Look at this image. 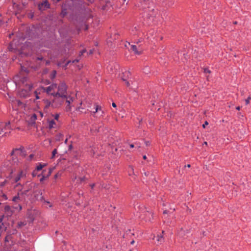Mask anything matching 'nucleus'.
<instances>
[{
    "instance_id": "f257e3e1",
    "label": "nucleus",
    "mask_w": 251,
    "mask_h": 251,
    "mask_svg": "<svg viewBox=\"0 0 251 251\" xmlns=\"http://www.w3.org/2000/svg\"><path fill=\"white\" fill-rule=\"evenodd\" d=\"M26 177V173L25 171L23 170H21L19 171L17 174H15L14 176H12L10 177V180L11 183H16L14 186L15 188H17L20 187V191L22 190L23 188V185L20 183L19 182L22 179L25 178Z\"/></svg>"
},
{
    "instance_id": "f03ea898",
    "label": "nucleus",
    "mask_w": 251,
    "mask_h": 251,
    "mask_svg": "<svg viewBox=\"0 0 251 251\" xmlns=\"http://www.w3.org/2000/svg\"><path fill=\"white\" fill-rule=\"evenodd\" d=\"M57 91L54 96H59L63 98H66L67 96V86L65 82H61L58 86H57Z\"/></svg>"
},
{
    "instance_id": "7ed1b4c3",
    "label": "nucleus",
    "mask_w": 251,
    "mask_h": 251,
    "mask_svg": "<svg viewBox=\"0 0 251 251\" xmlns=\"http://www.w3.org/2000/svg\"><path fill=\"white\" fill-rule=\"evenodd\" d=\"M53 99L52 101H47V103L48 106H51L53 108H57L60 106L65 98H63L59 96H53Z\"/></svg>"
},
{
    "instance_id": "20e7f679",
    "label": "nucleus",
    "mask_w": 251,
    "mask_h": 251,
    "mask_svg": "<svg viewBox=\"0 0 251 251\" xmlns=\"http://www.w3.org/2000/svg\"><path fill=\"white\" fill-rule=\"evenodd\" d=\"M32 84L31 83H26L25 87L19 93V95L21 97L26 98L30 94L31 90L32 88Z\"/></svg>"
},
{
    "instance_id": "39448f33",
    "label": "nucleus",
    "mask_w": 251,
    "mask_h": 251,
    "mask_svg": "<svg viewBox=\"0 0 251 251\" xmlns=\"http://www.w3.org/2000/svg\"><path fill=\"white\" fill-rule=\"evenodd\" d=\"M42 89L44 91L46 92V93L52 96H54L55 94L56 90L57 89V84H53L47 88L42 87Z\"/></svg>"
},
{
    "instance_id": "423d86ee",
    "label": "nucleus",
    "mask_w": 251,
    "mask_h": 251,
    "mask_svg": "<svg viewBox=\"0 0 251 251\" xmlns=\"http://www.w3.org/2000/svg\"><path fill=\"white\" fill-rule=\"evenodd\" d=\"M22 208V206L19 204L16 205L13 208H11L9 205H6L4 207V210L8 215H11L15 211L14 209H18V211H20Z\"/></svg>"
},
{
    "instance_id": "0eeeda50",
    "label": "nucleus",
    "mask_w": 251,
    "mask_h": 251,
    "mask_svg": "<svg viewBox=\"0 0 251 251\" xmlns=\"http://www.w3.org/2000/svg\"><path fill=\"white\" fill-rule=\"evenodd\" d=\"M34 197L38 201H43L44 200L43 194L41 190L36 189L33 191Z\"/></svg>"
},
{
    "instance_id": "6e6552de",
    "label": "nucleus",
    "mask_w": 251,
    "mask_h": 251,
    "mask_svg": "<svg viewBox=\"0 0 251 251\" xmlns=\"http://www.w3.org/2000/svg\"><path fill=\"white\" fill-rule=\"evenodd\" d=\"M15 152H16L17 154H19L22 156H25V151L24 148H20V149H15L13 150L11 153V155H13Z\"/></svg>"
},
{
    "instance_id": "1a4fd4ad",
    "label": "nucleus",
    "mask_w": 251,
    "mask_h": 251,
    "mask_svg": "<svg viewBox=\"0 0 251 251\" xmlns=\"http://www.w3.org/2000/svg\"><path fill=\"white\" fill-rule=\"evenodd\" d=\"M65 100H66V102L67 104L66 106V110L67 111H71V103L73 101V99L70 97V96H66V98H65Z\"/></svg>"
},
{
    "instance_id": "9d476101",
    "label": "nucleus",
    "mask_w": 251,
    "mask_h": 251,
    "mask_svg": "<svg viewBox=\"0 0 251 251\" xmlns=\"http://www.w3.org/2000/svg\"><path fill=\"white\" fill-rule=\"evenodd\" d=\"M37 187H38V185L34 183V184H33V186L32 185H30L28 186V189L24 190L23 191H22V190L20 191V187H18V188L19 192L20 193V194L22 195H26L27 193L30 191V189H31L32 187H33L34 189H35V188H37Z\"/></svg>"
},
{
    "instance_id": "9b49d317",
    "label": "nucleus",
    "mask_w": 251,
    "mask_h": 251,
    "mask_svg": "<svg viewBox=\"0 0 251 251\" xmlns=\"http://www.w3.org/2000/svg\"><path fill=\"white\" fill-rule=\"evenodd\" d=\"M131 49L134 51L135 54L137 55H139L142 52V50L140 46L137 47L136 45H132L131 46Z\"/></svg>"
},
{
    "instance_id": "f8f14e48",
    "label": "nucleus",
    "mask_w": 251,
    "mask_h": 251,
    "mask_svg": "<svg viewBox=\"0 0 251 251\" xmlns=\"http://www.w3.org/2000/svg\"><path fill=\"white\" fill-rule=\"evenodd\" d=\"M143 214H141L140 216L142 217L143 218H145L146 221H150L151 218L150 217V215H151V216H152L151 212H150L148 210H146L145 211H143Z\"/></svg>"
},
{
    "instance_id": "ddd939ff",
    "label": "nucleus",
    "mask_w": 251,
    "mask_h": 251,
    "mask_svg": "<svg viewBox=\"0 0 251 251\" xmlns=\"http://www.w3.org/2000/svg\"><path fill=\"white\" fill-rule=\"evenodd\" d=\"M21 196L22 195L19 192H18L17 195L13 197L12 201L15 202H18L19 201H22V198L21 197Z\"/></svg>"
},
{
    "instance_id": "4468645a",
    "label": "nucleus",
    "mask_w": 251,
    "mask_h": 251,
    "mask_svg": "<svg viewBox=\"0 0 251 251\" xmlns=\"http://www.w3.org/2000/svg\"><path fill=\"white\" fill-rule=\"evenodd\" d=\"M45 8L49 7V4L47 1H45L41 4H39L38 7L40 10H43V7Z\"/></svg>"
},
{
    "instance_id": "2eb2a0df",
    "label": "nucleus",
    "mask_w": 251,
    "mask_h": 251,
    "mask_svg": "<svg viewBox=\"0 0 251 251\" xmlns=\"http://www.w3.org/2000/svg\"><path fill=\"white\" fill-rule=\"evenodd\" d=\"M56 127V123L53 120H50L49 122V127L51 129L55 128Z\"/></svg>"
},
{
    "instance_id": "dca6fc26",
    "label": "nucleus",
    "mask_w": 251,
    "mask_h": 251,
    "mask_svg": "<svg viewBox=\"0 0 251 251\" xmlns=\"http://www.w3.org/2000/svg\"><path fill=\"white\" fill-rule=\"evenodd\" d=\"M0 124H3V130L4 131V130H8V129H10V123L9 122H8L7 123H1Z\"/></svg>"
},
{
    "instance_id": "f3484780",
    "label": "nucleus",
    "mask_w": 251,
    "mask_h": 251,
    "mask_svg": "<svg viewBox=\"0 0 251 251\" xmlns=\"http://www.w3.org/2000/svg\"><path fill=\"white\" fill-rule=\"evenodd\" d=\"M156 238L158 244H161L164 242V238L162 235H158Z\"/></svg>"
},
{
    "instance_id": "a211bd4d",
    "label": "nucleus",
    "mask_w": 251,
    "mask_h": 251,
    "mask_svg": "<svg viewBox=\"0 0 251 251\" xmlns=\"http://www.w3.org/2000/svg\"><path fill=\"white\" fill-rule=\"evenodd\" d=\"M130 73L128 71H126L124 73H123V75L121 76V78L124 81H126V77H127Z\"/></svg>"
},
{
    "instance_id": "6ab92c4d",
    "label": "nucleus",
    "mask_w": 251,
    "mask_h": 251,
    "mask_svg": "<svg viewBox=\"0 0 251 251\" xmlns=\"http://www.w3.org/2000/svg\"><path fill=\"white\" fill-rule=\"evenodd\" d=\"M46 164L40 163L36 168V170L38 171H41L44 167L46 166Z\"/></svg>"
},
{
    "instance_id": "aec40b11",
    "label": "nucleus",
    "mask_w": 251,
    "mask_h": 251,
    "mask_svg": "<svg viewBox=\"0 0 251 251\" xmlns=\"http://www.w3.org/2000/svg\"><path fill=\"white\" fill-rule=\"evenodd\" d=\"M45 170H44L42 172V173L41 175V176H42V177L40 179V181L41 182H42L46 178H47V176H45L44 174Z\"/></svg>"
},
{
    "instance_id": "412c9836",
    "label": "nucleus",
    "mask_w": 251,
    "mask_h": 251,
    "mask_svg": "<svg viewBox=\"0 0 251 251\" xmlns=\"http://www.w3.org/2000/svg\"><path fill=\"white\" fill-rule=\"evenodd\" d=\"M26 223L25 222H20L18 224V226L19 227H21L23 226L26 225Z\"/></svg>"
},
{
    "instance_id": "4be33fe9",
    "label": "nucleus",
    "mask_w": 251,
    "mask_h": 251,
    "mask_svg": "<svg viewBox=\"0 0 251 251\" xmlns=\"http://www.w3.org/2000/svg\"><path fill=\"white\" fill-rule=\"evenodd\" d=\"M37 172H38V171H37L36 169L34 171H33V172H32V176L34 177L36 176H38V177L40 176L41 175L40 174L38 175Z\"/></svg>"
},
{
    "instance_id": "5701e85b",
    "label": "nucleus",
    "mask_w": 251,
    "mask_h": 251,
    "mask_svg": "<svg viewBox=\"0 0 251 251\" xmlns=\"http://www.w3.org/2000/svg\"><path fill=\"white\" fill-rule=\"evenodd\" d=\"M37 114H33L31 117V120L32 121H35L37 119Z\"/></svg>"
},
{
    "instance_id": "b1692460",
    "label": "nucleus",
    "mask_w": 251,
    "mask_h": 251,
    "mask_svg": "<svg viewBox=\"0 0 251 251\" xmlns=\"http://www.w3.org/2000/svg\"><path fill=\"white\" fill-rule=\"evenodd\" d=\"M184 231L182 229H181L180 231L178 232V235L181 237H183L184 235Z\"/></svg>"
},
{
    "instance_id": "393cba45",
    "label": "nucleus",
    "mask_w": 251,
    "mask_h": 251,
    "mask_svg": "<svg viewBox=\"0 0 251 251\" xmlns=\"http://www.w3.org/2000/svg\"><path fill=\"white\" fill-rule=\"evenodd\" d=\"M56 72L55 71H52V72L50 75V78L52 79L54 78L56 75Z\"/></svg>"
},
{
    "instance_id": "a878e982",
    "label": "nucleus",
    "mask_w": 251,
    "mask_h": 251,
    "mask_svg": "<svg viewBox=\"0 0 251 251\" xmlns=\"http://www.w3.org/2000/svg\"><path fill=\"white\" fill-rule=\"evenodd\" d=\"M14 103L17 104L18 106H21L23 104L22 102L19 100H16L14 101Z\"/></svg>"
},
{
    "instance_id": "bb28decb",
    "label": "nucleus",
    "mask_w": 251,
    "mask_h": 251,
    "mask_svg": "<svg viewBox=\"0 0 251 251\" xmlns=\"http://www.w3.org/2000/svg\"><path fill=\"white\" fill-rule=\"evenodd\" d=\"M57 153V150L56 149H54L52 152V156H51V158H53L55 154Z\"/></svg>"
},
{
    "instance_id": "cd10ccee",
    "label": "nucleus",
    "mask_w": 251,
    "mask_h": 251,
    "mask_svg": "<svg viewBox=\"0 0 251 251\" xmlns=\"http://www.w3.org/2000/svg\"><path fill=\"white\" fill-rule=\"evenodd\" d=\"M101 110V107L100 106H99L98 105H96V110H95V111L94 112V113L98 112L99 110Z\"/></svg>"
},
{
    "instance_id": "c85d7f7f",
    "label": "nucleus",
    "mask_w": 251,
    "mask_h": 251,
    "mask_svg": "<svg viewBox=\"0 0 251 251\" xmlns=\"http://www.w3.org/2000/svg\"><path fill=\"white\" fill-rule=\"evenodd\" d=\"M3 124H0V134H1L2 132H4L3 130Z\"/></svg>"
},
{
    "instance_id": "c756f323",
    "label": "nucleus",
    "mask_w": 251,
    "mask_h": 251,
    "mask_svg": "<svg viewBox=\"0 0 251 251\" xmlns=\"http://www.w3.org/2000/svg\"><path fill=\"white\" fill-rule=\"evenodd\" d=\"M7 181L6 180H4L3 181L0 183V186L3 187L5 185V184L7 183Z\"/></svg>"
},
{
    "instance_id": "7c9ffc66",
    "label": "nucleus",
    "mask_w": 251,
    "mask_h": 251,
    "mask_svg": "<svg viewBox=\"0 0 251 251\" xmlns=\"http://www.w3.org/2000/svg\"><path fill=\"white\" fill-rule=\"evenodd\" d=\"M251 100V97H249L246 100H245V102H246V104H248L249 103H250V100Z\"/></svg>"
},
{
    "instance_id": "2f4dec72",
    "label": "nucleus",
    "mask_w": 251,
    "mask_h": 251,
    "mask_svg": "<svg viewBox=\"0 0 251 251\" xmlns=\"http://www.w3.org/2000/svg\"><path fill=\"white\" fill-rule=\"evenodd\" d=\"M52 170H53V169H51V168L50 169L49 171L48 172V174L47 176V177H49L51 175Z\"/></svg>"
},
{
    "instance_id": "473e14b6",
    "label": "nucleus",
    "mask_w": 251,
    "mask_h": 251,
    "mask_svg": "<svg viewBox=\"0 0 251 251\" xmlns=\"http://www.w3.org/2000/svg\"><path fill=\"white\" fill-rule=\"evenodd\" d=\"M59 114H55V115H54V120H56V121H58V118H59Z\"/></svg>"
},
{
    "instance_id": "72a5a7b5",
    "label": "nucleus",
    "mask_w": 251,
    "mask_h": 251,
    "mask_svg": "<svg viewBox=\"0 0 251 251\" xmlns=\"http://www.w3.org/2000/svg\"><path fill=\"white\" fill-rule=\"evenodd\" d=\"M27 81V78L26 77H23L22 79V81L23 83L26 82Z\"/></svg>"
},
{
    "instance_id": "f704fd0d",
    "label": "nucleus",
    "mask_w": 251,
    "mask_h": 251,
    "mask_svg": "<svg viewBox=\"0 0 251 251\" xmlns=\"http://www.w3.org/2000/svg\"><path fill=\"white\" fill-rule=\"evenodd\" d=\"M34 94H35V95L36 96V99H39V96L38 95V93H37L36 91L34 92Z\"/></svg>"
},
{
    "instance_id": "c9c22d12",
    "label": "nucleus",
    "mask_w": 251,
    "mask_h": 251,
    "mask_svg": "<svg viewBox=\"0 0 251 251\" xmlns=\"http://www.w3.org/2000/svg\"><path fill=\"white\" fill-rule=\"evenodd\" d=\"M208 124V123L207 121H205L204 124H203L202 126L203 127L205 128V126Z\"/></svg>"
},
{
    "instance_id": "e433bc0d",
    "label": "nucleus",
    "mask_w": 251,
    "mask_h": 251,
    "mask_svg": "<svg viewBox=\"0 0 251 251\" xmlns=\"http://www.w3.org/2000/svg\"><path fill=\"white\" fill-rule=\"evenodd\" d=\"M135 147L137 148H139L140 147V146L139 145V144L137 143H135Z\"/></svg>"
},
{
    "instance_id": "4c0bfd02",
    "label": "nucleus",
    "mask_w": 251,
    "mask_h": 251,
    "mask_svg": "<svg viewBox=\"0 0 251 251\" xmlns=\"http://www.w3.org/2000/svg\"><path fill=\"white\" fill-rule=\"evenodd\" d=\"M204 72L205 73H210V71L209 70L207 69H204Z\"/></svg>"
},
{
    "instance_id": "58836bf2",
    "label": "nucleus",
    "mask_w": 251,
    "mask_h": 251,
    "mask_svg": "<svg viewBox=\"0 0 251 251\" xmlns=\"http://www.w3.org/2000/svg\"><path fill=\"white\" fill-rule=\"evenodd\" d=\"M86 52V50H83L80 52V55H82L84 52Z\"/></svg>"
},
{
    "instance_id": "ea45409f",
    "label": "nucleus",
    "mask_w": 251,
    "mask_h": 251,
    "mask_svg": "<svg viewBox=\"0 0 251 251\" xmlns=\"http://www.w3.org/2000/svg\"><path fill=\"white\" fill-rule=\"evenodd\" d=\"M129 169H130V171H129V172L130 173L131 172H133V167H130ZM129 175H131V174L130 173V174H129Z\"/></svg>"
},
{
    "instance_id": "a19ab883",
    "label": "nucleus",
    "mask_w": 251,
    "mask_h": 251,
    "mask_svg": "<svg viewBox=\"0 0 251 251\" xmlns=\"http://www.w3.org/2000/svg\"><path fill=\"white\" fill-rule=\"evenodd\" d=\"M94 50H90L89 51V54H91L93 53Z\"/></svg>"
},
{
    "instance_id": "79ce46f5",
    "label": "nucleus",
    "mask_w": 251,
    "mask_h": 251,
    "mask_svg": "<svg viewBox=\"0 0 251 251\" xmlns=\"http://www.w3.org/2000/svg\"><path fill=\"white\" fill-rule=\"evenodd\" d=\"M83 109V108L81 107L80 106H79V107H77V109H78L79 111H80L81 112H83V111H81V110H80V109Z\"/></svg>"
},
{
    "instance_id": "37998d69",
    "label": "nucleus",
    "mask_w": 251,
    "mask_h": 251,
    "mask_svg": "<svg viewBox=\"0 0 251 251\" xmlns=\"http://www.w3.org/2000/svg\"><path fill=\"white\" fill-rule=\"evenodd\" d=\"M112 106H113V107H116V106H116V103H114V102H113V103H112Z\"/></svg>"
},
{
    "instance_id": "c03bdc74",
    "label": "nucleus",
    "mask_w": 251,
    "mask_h": 251,
    "mask_svg": "<svg viewBox=\"0 0 251 251\" xmlns=\"http://www.w3.org/2000/svg\"><path fill=\"white\" fill-rule=\"evenodd\" d=\"M134 147H135V144H130V147L131 148H134Z\"/></svg>"
},
{
    "instance_id": "a18cd8bd",
    "label": "nucleus",
    "mask_w": 251,
    "mask_h": 251,
    "mask_svg": "<svg viewBox=\"0 0 251 251\" xmlns=\"http://www.w3.org/2000/svg\"><path fill=\"white\" fill-rule=\"evenodd\" d=\"M88 1L90 3H92L94 2V0H88Z\"/></svg>"
},
{
    "instance_id": "49530a36",
    "label": "nucleus",
    "mask_w": 251,
    "mask_h": 251,
    "mask_svg": "<svg viewBox=\"0 0 251 251\" xmlns=\"http://www.w3.org/2000/svg\"><path fill=\"white\" fill-rule=\"evenodd\" d=\"M143 159H144V160L147 159V156H146V155H144V156H143Z\"/></svg>"
},
{
    "instance_id": "de8ad7c7",
    "label": "nucleus",
    "mask_w": 251,
    "mask_h": 251,
    "mask_svg": "<svg viewBox=\"0 0 251 251\" xmlns=\"http://www.w3.org/2000/svg\"><path fill=\"white\" fill-rule=\"evenodd\" d=\"M236 109L238 110H239L240 109V106H237L236 107Z\"/></svg>"
},
{
    "instance_id": "09e8293b",
    "label": "nucleus",
    "mask_w": 251,
    "mask_h": 251,
    "mask_svg": "<svg viewBox=\"0 0 251 251\" xmlns=\"http://www.w3.org/2000/svg\"><path fill=\"white\" fill-rule=\"evenodd\" d=\"M39 114H40V116H41V117H42L43 116V114L42 113H41V112H39Z\"/></svg>"
},
{
    "instance_id": "8fccbe9b",
    "label": "nucleus",
    "mask_w": 251,
    "mask_h": 251,
    "mask_svg": "<svg viewBox=\"0 0 251 251\" xmlns=\"http://www.w3.org/2000/svg\"><path fill=\"white\" fill-rule=\"evenodd\" d=\"M126 85L127 86H129V83L128 81H126Z\"/></svg>"
},
{
    "instance_id": "3c124183",
    "label": "nucleus",
    "mask_w": 251,
    "mask_h": 251,
    "mask_svg": "<svg viewBox=\"0 0 251 251\" xmlns=\"http://www.w3.org/2000/svg\"><path fill=\"white\" fill-rule=\"evenodd\" d=\"M167 210H164L163 211V214H167Z\"/></svg>"
},
{
    "instance_id": "603ef678",
    "label": "nucleus",
    "mask_w": 251,
    "mask_h": 251,
    "mask_svg": "<svg viewBox=\"0 0 251 251\" xmlns=\"http://www.w3.org/2000/svg\"><path fill=\"white\" fill-rule=\"evenodd\" d=\"M146 144L147 146H148L150 144V143L149 142H146Z\"/></svg>"
},
{
    "instance_id": "864d4df0",
    "label": "nucleus",
    "mask_w": 251,
    "mask_h": 251,
    "mask_svg": "<svg viewBox=\"0 0 251 251\" xmlns=\"http://www.w3.org/2000/svg\"><path fill=\"white\" fill-rule=\"evenodd\" d=\"M135 241L134 240H132L131 242V244H133L134 243Z\"/></svg>"
},
{
    "instance_id": "5fc2aeb1",
    "label": "nucleus",
    "mask_w": 251,
    "mask_h": 251,
    "mask_svg": "<svg viewBox=\"0 0 251 251\" xmlns=\"http://www.w3.org/2000/svg\"><path fill=\"white\" fill-rule=\"evenodd\" d=\"M37 59L39 60H41L42 59V58H40V57H38L37 58Z\"/></svg>"
},
{
    "instance_id": "6e6d98bb",
    "label": "nucleus",
    "mask_w": 251,
    "mask_h": 251,
    "mask_svg": "<svg viewBox=\"0 0 251 251\" xmlns=\"http://www.w3.org/2000/svg\"><path fill=\"white\" fill-rule=\"evenodd\" d=\"M33 154H30V156H29L30 158H32L33 157Z\"/></svg>"
},
{
    "instance_id": "4d7b16f0",
    "label": "nucleus",
    "mask_w": 251,
    "mask_h": 251,
    "mask_svg": "<svg viewBox=\"0 0 251 251\" xmlns=\"http://www.w3.org/2000/svg\"><path fill=\"white\" fill-rule=\"evenodd\" d=\"M58 174H57L55 175V178H57L58 177Z\"/></svg>"
},
{
    "instance_id": "13d9d810",
    "label": "nucleus",
    "mask_w": 251,
    "mask_h": 251,
    "mask_svg": "<svg viewBox=\"0 0 251 251\" xmlns=\"http://www.w3.org/2000/svg\"><path fill=\"white\" fill-rule=\"evenodd\" d=\"M2 218H0V223H1L2 222Z\"/></svg>"
},
{
    "instance_id": "bf43d9fd",
    "label": "nucleus",
    "mask_w": 251,
    "mask_h": 251,
    "mask_svg": "<svg viewBox=\"0 0 251 251\" xmlns=\"http://www.w3.org/2000/svg\"><path fill=\"white\" fill-rule=\"evenodd\" d=\"M187 167H188V168L190 167V164H188L187 165Z\"/></svg>"
},
{
    "instance_id": "052dcab7",
    "label": "nucleus",
    "mask_w": 251,
    "mask_h": 251,
    "mask_svg": "<svg viewBox=\"0 0 251 251\" xmlns=\"http://www.w3.org/2000/svg\"><path fill=\"white\" fill-rule=\"evenodd\" d=\"M122 0V2H123V3H124V2L126 1V0Z\"/></svg>"
},
{
    "instance_id": "680f3d73",
    "label": "nucleus",
    "mask_w": 251,
    "mask_h": 251,
    "mask_svg": "<svg viewBox=\"0 0 251 251\" xmlns=\"http://www.w3.org/2000/svg\"><path fill=\"white\" fill-rule=\"evenodd\" d=\"M78 60H74L73 62H77Z\"/></svg>"
},
{
    "instance_id": "e2e57ef3",
    "label": "nucleus",
    "mask_w": 251,
    "mask_h": 251,
    "mask_svg": "<svg viewBox=\"0 0 251 251\" xmlns=\"http://www.w3.org/2000/svg\"><path fill=\"white\" fill-rule=\"evenodd\" d=\"M2 24V21L1 20H0V25H1Z\"/></svg>"
},
{
    "instance_id": "0e129e2a",
    "label": "nucleus",
    "mask_w": 251,
    "mask_h": 251,
    "mask_svg": "<svg viewBox=\"0 0 251 251\" xmlns=\"http://www.w3.org/2000/svg\"><path fill=\"white\" fill-rule=\"evenodd\" d=\"M204 144L205 145H206L207 144V142H205L204 143Z\"/></svg>"
},
{
    "instance_id": "69168bd1",
    "label": "nucleus",
    "mask_w": 251,
    "mask_h": 251,
    "mask_svg": "<svg viewBox=\"0 0 251 251\" xmlns=\"http://www.w3.org/2000/svg\"><path fill=\"white\" fill-rule=\"evenodd\" d=\"M94 186V184L91 185L92 188H93Z\"/></svg>"
},
{
    "instance_id": "338daca9",
    "label": "nucleus",
    "mask_w": 251,
    "mask_h": 251,
    "mask_svg": "<svg viewBox=\"0 0 251 251\" xmlns=\"http://www.w3.org/2000/svg\"><path fill=\"white\" fill-rule=\"evenodd\" d=\"M67 139H66V140H65V143H67Z\"/></svg>"
},
{
    "instance_id": "774afa93",
    "label": "nucleus",
    "mask_w": 251,
    "mask_h": 251,
    "mask_svg": "<svg viewBox=\"0 0 251 251\" xmlns=\"http://www.w3.org/2000/svg\"><path fill=\"white\" fill-rule=\"evenodd\" d=\"M69 62H69V61H68V62H67V63L66 64V66L67 64H68L69 63Z\"/></svg>"
}]
</instances>
